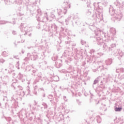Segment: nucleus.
Masks as SVG:
<instances>
[{"mask_svg": "<svg viewBox=\"0 0 124 124\" xmlns=\"http://www.w3.org/2000/svg\"><path fill=\"white\" fill-rule=\"evenodd\" d=\"M122 109V108H115V111H116V112H120Z\"/></svg>", "mask_w": 124, "mask_h": 124, "instance_id": "f257e3e1", "label": "nucleus"}]
</instances>
